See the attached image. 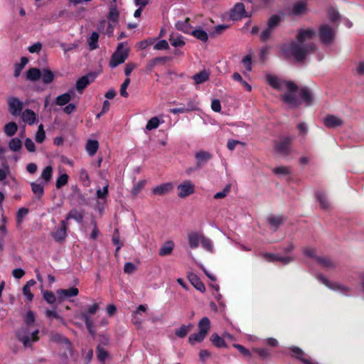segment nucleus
<instances>
[{
  "label": "nucleus",
  "mask_w": 364,
  "mask_h": 364,
  "mask_svg": "<svg viewBox=\"0 0 364 364\" xmlns=\"http://www.w3.org/2000/svg\"><path fill=\"white\" fill-rule=\"evenodd\" d=\"M173 188L171 183H166L157 186L152 190V193L155 195L163 196L171 192Z\"/></svg>",
  "instance_id": "20"
},
{
  "label": "nucleus",
  "mask_w": 364,
  "mask_h": 364,
  "mask_svg": "<svg viewBox=\"0 0 364 364\" xmlns=\"http://www.w3.org/2000/svg\"><path fill=\"white\" fill-rule=\"evenodd\" d=\"M169 41L171 44L176 48L182 47L185 45V42L183 40L182 36H178L176 38H174L173 34L170 36Z\"/></svg>",
  "instance_id": "51"
},
{
  "label": "nucleus",
  "mask_w": 364,
  "mask_h": 364,
  "mask_svg": "<svg viewBox=\"0 0 364 364\" xmlns=\"http://www.w3.org/2000/svg\"><path fill=\"white\" fill-rule=\"evenodd\" d=\"M53 168L51 166H47L41 173V178L44 183H48L52 178Z\"/></svg>",
  "instance_id": "46"
},
{
  "label": "nucleus",
  "mask_w": 364,
  "mask_h": 364,
  "mask_svg": "<svg viewBox=\"0 0 364 364\" xmlns=\"http://www.w3.org/2000/svg\"><path fill=\"white\" fill-rule=\"evenodd\" d=\"M273 172L277 175H289L291 169L289 167L282 166L274 168Z\"/></svg>",
  "instance_id": "59"
},
{
  "label": "nucleus",
  "mask_w": 364,
  "mask_h": 364,
  "mask_svg": "<svg viewBox=\"0 0 364 364\" xmlns=\"http://www.w3.org/2000/svg\"><path fill=\"white\" fill-rule=\"evenodd\" d=\"M259 255L269 262L278 261L279 254L260 252Z\"/></svg>",
  "instance_id": "55"
},
{
  "label": "nucleus",
  "mask_w": 364,
  "mask_h": 364,
  "mask_svg": "<svg viewBox=\"0 0 364 364\" xmlns=\"http://www.w3.org/2000/svg\"><path fill=\"white\" fill-rule=\"evenodd\" d=\"M212 154L206 151H199L196 155V169L200 168L204 164L212 158Z\"/></svg>",
  "instance_id": "15"
},
{
  "label": "nucleus",
  "mask_w": 364,
  "mask_h": 364,
  "mask_svg": "<svg viewBox=\"0 0 364 364\" xmlns=\"http://www.w3.org/2000/svg\"><path fill=\"white\" fill-rule=\"evenodd\" d=\"M266 79H267L268 84L272 88L278 90H282L284 87H287V89L289 91L299 90V87L293 81H291V80L287 81V80H282L276 75L267 74L266 75Z\"/></svg>",
  "instance_id": "3"
},
{
  "label": "nucleus",
  "mask_w": 364,
  "mask_h": 364,
  "mask_svg": "<svg viewBox=\"0 0 364 364\" xmlns=\"http://www.w3.org/2000/svg\"><path fill=\"white\" fill-rule=\"evenodd\" d=\"M41 77L44 85H49L54 81L55 75L50 68H43Z\"/></svg>",
  "instance_id": "27"
},
{
  "label": "nucleus",
  "mask_w": 364,
  "mask_h": 364,
  "mask_svg": "<svg viewBox=\"0 0 364 364\" xmlns=\"http://www.w3.org/2000/svg\"><path fill=\"white\" fill-rule=\"evenodd\" d=\"M28 213V209L26 208H21L16 214V223L21 225L23 221V218Z\"/></svg>",
  "instance_id": "56"
},
{
  "label": "nucleus",
  "mask_w": 364,
  "mask_h": 364,
  "mask_svg": "<svg viewBox=\"0 0 364 364\" xmlns=\"http://www.w3.org/2000/svg\"><path fill=\"white\" fill-rule=\"evenodd\" d=\"M178 196L181 198H186L194 193L195 188L194 185L191 181L186 180L183 183L178 186Z\"/></svg>",
  "instance_id": "11"
},
{
  "label": "nucleus",
  "mask_w": 364,
  "mask_h": 364,
  "mask_svg": "<svg viewBox=\"0 0 364 364\" xmlns=\"http://www.w3.org/2000/svg\"><path fill=\"white\" fill-rule=\"evenodd\" d=\"M306 3L304 1H298L292 6L291 14L294 16H300L306 11Z\"/></svg>",
  "instance_id": "34"
},
{
  "label": "nucleus",
  "mask_w": 364,
  "mask_h": 364,
  "mask_svg": "<svg viewBox=\"0 0 364 364\" xmlns=\"http://www.w3.org/2000/svg\"><path fill=\"white\" fill-rule=\"evenodd\" d=\"M210 77V72L205 69L202 71L196 73L193 76V79L195 82L196 85H199L203 82H205L209 80Z\"/></svg>",
  "instance_id": "29"
},
{
  "label": "nucleus",
  "mask_w": 364,
  "mask_h": 364,
  "mask_svg": "<svg viewBox=\"0 0 364 364\" xmlns=\"http://www.w3.org/2000/svg\"><path fill=\"white\" fill-rule=\"evenodd\" d=\"M18 130V126L16 122H11L4 126V132L8 136H14Z\"/></svg>",
  "instance_id": "43"
},
{
  "label": "nucleus",
  "mask_w": 364,
  "mask_h": 364,
  "mask_svg": "<svg viewBox=\"0 0 364 364\" xmlns=\"http://www.w3.org/2000/svg\"><path fill=\"white\" fill-rule=\"evenodd\" d=\"M323 124L328 129H335L343 125V121L333 115L327 114L323 119Z\"/></svg>",
  "instance_id": "12"
},
{
  "label": "nucleus",
  "mask_w": 364,
  "mask_h": 364,
  "mask_svg": "<svg viewBox=\"0 0 364 364\" xmlns=\"http://www.w3.org/2000/svg\"><path fill=\"white\" fill-rule=\"evenodd\" d=\"M107 18L109 21L114 23H119V11L117 9L116 4H112L109 9V12L107 16Z\"/></svg>",
  "instance_id": "22"
},
{
  "label": "nucleus",
  "mask_w": 364,
  "mask_h": 364,
  "mask_svg": "<svg viewBox=\"0 0 364 364\" xmlns=\"http://www.w3.org/2000/svg\"><path fill=\"white\" fill-rule=\"evenodd\" d=\"M154 48L157 50H167L169 48V46L166 40H160L154 45Z\"/></svg>",
  "instance_id": "64"
},
{
  "label": "nucleus",
  "mask_w": 364,
  "mask_h": 364,
  "mask_svg": "<svg viewBox=\"0 0 364 364\" xmlns=\"http://www.w3.org/2000/svg\"><path fill=\"white\" fill-rule=\"evenodd\" d=\"M68 175L67 173L61 174L56 180L55 186L57 188H60L66 185L68 181Z\"/></svg>",
  "instance_id": "54"
},
{
  "label": "nucleus",
  "mask_w": 364,
  "mask_h": 364,
  "mask_svg": "<svg viewBox=\"0 0 364 364\" xmlns=\"http://www.w3.org/2000/svg\"><path fill=\"white\" fill-rule=\"evenodd\" d=\"M146 311V306L145 305L141 304L137 309L133 312L132 314V323L137 328H140L141 327L142 323V318H141V312Z\"/></svg>",
  "instance_id": "14"
},
{
  "label": "nucleus",
  "mask_w": 364,
  "mask_h": 364,
  "mask_svg": "<svg viewBox=\"0 0 364 364\" xmlns=\"http://www.w3.org/2000/svg\"><path fill=\"white\" fill-rule=\"evenodd\" d=\"M233 347L235 348L236 349H237L239 350V352L243 355L245 357H247V358H251L252 357V353L251 352L247 349L245 347H244L243 346L240 345V344H233Z\"/></svg>",
  "instance_id": "61"
},
{
  "label": "nucleus",
  "mask_w": 364,
  "mask_h": 364,
  "mask_svg": "<svg viewBox=\"0 0 364 364\" xmlns=\"http://www.w3.org/2000/svg\"><path fill=\"white\" fill-rule=\"evenodd\" d=\"M210 341L217 348H223L227 346L225 340L216 333H213L210 336Z\"/></svg>",
  "instance_id": "39"
},
{
  "label": "nucleus",
  "mask_w": 364,
  "mask_h": 364,
  "mask_svg": "<svg viewBox=\"0 0 364 364\" xmlns=\"http://www.w3.org/2000/svg\"><path fill=\"white\" fill-rule=\"evenodd\" d=\"M174 243L171 240L166 241L161 247L159 255L161 257L170 255L174 248Z\"/></svg>",
  "instance_id": "33"
},
{
  "label": "nucleus",
  "mask_w": 364,
  "mask_h": 364,
  "mask_svg": "<svg viewBox=\"0 0 364 364\" xmlns=\"http://www.w3.org/2000/svg\"><path fill=\"white\" fill-rule=\"evenodd\" d=\"M50 339L52 341L58 343H70L69 340L66 337L58 333H52Z\"/></svg>",
  "instance_id": "50"
},
{
  "label": "nucleus",
  "mask_w": 364,
  "mask_h": 364,
  "mask_svg": "<svg viewBox=\"0 0 364 364\" xmlns=\"http://www.w3.org/2000/svg\"><path fill=\"white\" fill-rule=\"evenodd\" d=\"M70 101V94L63 93L55 98V104L59 106H63Z\"/></svg>",
  "instance_id": "47"
},
{
  "label": "nucleus",
  "mask_w": 364,
  "mask_h": 364,
  "mask_svg": "<svg viewBox=\"0 0 364 364\" xmlns=\"http://www.w3.org/2000/svg\"><path fill=\"white\" fill-rule=\"evenodd\" d=\"M199 332L207 336L210 328V319L204 316L203 317L199 323H198Z\"/></svg>",
  "instance_id": "36"
},
{
  "label": "nucleus",
  "mask_w": 364,
  "mask_h": 364,
  "mask_svg": "<svg viewBox=\"0 0 364 364\" xmlns=\"http://www.w3.org/2000/svg\"><path fill=\"white\" fill-rule=\"evenodd\" d=\"M112 241L114 245H117V248H116V252H117V251H119L120 250V248L122 246V243L120 242V240H119V234L118 229L114 230Z\"/></svg>",
  "instance_id": "60"
},
{
  "label": "nucleus",
  "mask_w": 364,
  "mask_h": 364,
  "mask_svg": "<svg viewBox=\"0 0 364 364\" xmlns=\"http://www.w3.org/2000/svg\"><path fill=\"white\" fill-rule=\"evenodd\" d=\"M299 95L306 106H310L312 105L314 101L313 95L308 87H302L300 90Z\"/></svg>",
  "instance_id": "24"
},
{
  "label": "nucleus",
  "mask_w": 364,
  "mask_h": 364,
  "mask_svg": "<svg viewBox=\"0 0 364 364\" xmlns=\"http://www.w3.org/2000/svg\"><path fill=\"white\" fill-rule=\"evenodd\" d=\"M189 18H186L184 21L176 22L175 24L176 28L185 33H191L192 31V27L189 23Z\"/></svg>",
  "instance_id": "31"
},
{
  "label": "nucleus",
  "mask_w": 364,
  "mask_h": 364,
  "mask_svg": "<svg viewBox=\"0 0 364 364\" xmlns=\"http://www.w3.org/2000/svg\"><path fill=\"white\" fill-rule=\"evenodd\" d=\"M289 350L292 353L291 356L295 359L301 361L303 364H316L304 357L306 355V353L300 348L297 346H291L289 348Z\"/></svg>",
  "instance_id": "13"
},
{
  "label": "nucleus",
  "mask_w": 364,
  "mask_h": 364,
  "mask_svg": "<svg viewBox=\"0 0 364 364\" xmlns=\"http://www.w3.org/2000/svg\"><path fill=\"white\" fill-rule=\"evenodd\" d=\"M253 351L256 352L263 360L267 359L271 356V353L267 348H254Z\"/></svg>",
  "instance_id": "57"
},
{
  "label": "nucleus",
  "mask_w": 364,
  "mask_h": 364,
  "mask_svg": "<svg viewBox=\"0 0 364 364\" xmlns=\"http://www.w3.org/2000/svg\"><path fill=\"white\" fill-rule=\"evenodd\" d=\"M228 28V25L220 24L214 27L213 31L210 32L209 35L211 38H215L220 35L225 30Z\"/></svg>",
  "instance_id": "49"
},
{
  "label": "nucleus",
  "mask_w": 364,
  "mask_h": 364,
  "mask_svg": "<svg viewBox=\"0 0 364 364\" xmlns=\"http://www.w3.org/2000/svg\"><path fill=\"white\" fill-rule=\"evenodd\" d=\"M284 18V14L282 12L281 14H274L268 19L267 26L274 31L277 27L279 26Z\"/></svg>",
  "instance_id": "18"
},
{
  "label": "nucleus",
  "mask_w": 364,
  "mask_h": 364,
  "mask_svg": "<svg viewBox=\"0 0 364 364\" xmlns=\"http://www.w3.org/2000/svg\"><path fill=\"white\" fill-rule=\"evenodd\" d=\"M45 138H46V133L43 129V125L40 124L38 127V131L36 134V136H35L36 141L37 143H42L45 140Z\"/></svg>",
  "instance_id": "53"
},
{
  "label": "nucleus",
  "mask_w": 364,
  "mask_h": 364,
  "mask_svg": "<svg viewBox=\"0 0 364 364\" xmlns=\"http://www.w3.org/2000/svg\"><path fill=\"white\" fill-rule=\"evenodd\" d=\"M46 183L43 182L36 183L31 182V187L32 192L36 196L38 199H41L44 194V186Z\"/></svg>",
  "instance_id": "32"
},
{
  "label": "nucleus",
  "mask_w": 364,
  "mask_h": 364,
  "mask_svg": "<svg viewBox=\"0 0 364 364\" xmlns=\"http://www.w3.org/2000/svg\"><path fill=\"white\" fill-rule=\"evenodd\" d=\"M316 32L312 28L299 29L296 35V41H292L289 43L282 46V53L286 59L293 58L296 63H304L309 55L316 52L317 48L314 43L304 44L307 40H311Z\"/></svg>",
  "instance_id": "1"
},
{
  "label": "nucleus",
  "mask_w": 364,
  "mask_h": 364,
  "mask_svg": "<svg viewBox=\"0 0 364 364\" xmlns=\"http://www.w3.org/2000/svg\"><path fill=\"white\" fill-rule=\"evenodd\" d=\"M188 278L191 284L198 291L203 293L205 291V287L200 279L193 273H190Z\"/></svg>",
  "instance_id": "19"
},
{
  "label": "nucleus",
  "mask_w": 364,
  "mask_h": 364,
  "mask_svg": "<svg viewBox=\"0 0 364 364\" xmlns=\"http://www.w3.org/2000/svg\"><path fill=\"white\" fill-rule=\"evenodd\" d=\"M315 196L317 199V200L320 203V206L323 210H328L330 209L331 205L328 202L327 198L326 196L320 191L315 192Z\"/></svg>",
  "instance_id": "35"
},
{
  "label": "nucleus",
  "mask_w": 364,
  "mask_h": 364,
  "mask_svg": "<svg viewBox=\"0 0 364 364\" xmlns=\"http://www.w3.org/2000/svg\"><path fill=\"white\" fill-rule=\"evenodd\" d=\"M316 261L325 267H333V262L327 257H316Z\"/></svg>",
  "instance_id": "62"
},
{
  "label": "nucleus",
  "mask_w": 364,
  "mask_h": 364,
  "mask_svg": "<svg viewBox=\"0 0 364 364\" xmlns=\"http://www.w3.org/2000/svg\"><path fill=\"white\" fill-rule=\"evenodd\" d=\"M9 111L14 116L20 115L23 109V102L16 97L8 99Z\"/></svg>",
  "instance_id": "9"
},
{
  "label": "nucleus",
  "mask_w": 364,
  "mask_h": 364,
  "mask_svg": "<svg viewBox=\"0 0 364 364\" xmlns=\"http://www.w3.org/2000/svg\"><path fill=\"white\" fill-rule=\"evenodd\" d=\"M41 77V70L37 68H29L26 73V78L32 82L38 81Z\"/></svg>",
  "instance_id": "26"
},
{
  "label": "nucleus",
  "mask_w": 364,
  "mask_h": 364,
  "mask_svg": "<svg viewBox=\"0 0 364 364\" xmlns=\"http://www.w3.org/2000/svg\"><path fill=\"white\" fill-rule=\"evenodd\" d=\"M295 138L294 135L281 136L279 141L274 143V151L282 156H287L291 153V144Z\"/></svg>",
  "instance_id": "2"
},
{
  "label": "nucleus",
  "mask_w": 364,
  "mask_h": 364,
  "mask_svg": "<svg viewBox=\"0 0 364 364\" xmlns=\"http://www.w3.org/2000/svg\"><path fill=\"white\" fill-rule=\"evenodd\" d=\"M191 34L203 42H206L208 40V33L201 28L192 30Z\"/></svg>",
  "instance_id": "42"
},
{
  "label": "nucleus",
  "mask_w": 364,
  "mask_h": 364,
  "mask_svg": "<svg viewBox=\"0 0 364 364\" xmlns=\"http://www.w3.org/2000/svg\"><path fill=\"white\" fill-rule=\"evenodd\" d=\"M206 336L198 332L197 333L191 334L188 338V342L191 345H194L196 343H201Z\"/></svg>",
  "instance_id": "48"
},
{
  "label": "nucleus",
  "mask_w": 364,
  "mask_h": 364,
  "mask_svg": "<svg viewBox=\"0 0 364 364\" xmlns=\"http://www.w3.org/2000/svg\"><path fill=\"white\" fill-rule=\"evenodd\" d=\"M98 39H99V34L97 32H92L91 36L87 40L88 45L90 50H95L98 48Z\"/></svg>",
  "instance_id": "45"
},
{
  "label": "nucleus",
  "mask_w": 364,
  "mask_h": 364,
  "mask_svg": "<svg viewBox=\"0 0 364 364\" xmlns=\"http://www.w3.org/2000/svg\"><path fill=\"white\" fill-rule=\"evenodd\" d=\"M203 235L196 232H191L188 235V241L189 247L191 249H195L198 247L199 242L201 240Z\"/></svg>",
  "instance_id": "25"
},
{
  "label": "nucleus",
  "mask_w": 364,
  "mask_h": 364,
  "mask_svg": "<svg viewBox=\"0 0 364 364\" xmlns=\"http://www.w3.org/2000/svg\"><path fill=\"white\" fill-rule=\"evenodd\" d=\"M319 36L322 43L330 45L334 40L335 31L328 24H323L319 28Z\"/></svg>",
  "instance_id": "5"
},
{
  "label": "nucleus",
  "mask_w": 364,
  "mask_h": 364,
  "mask_svg": "<svg viewBox=\"0 0 364 364\" xmlns=\"http://www.w3.org/2000/svg\"><path fill=\"white\" fill-rule=\"evenodd\" d=\"M28 331L25 329H21L17 333V338L19 341H21L25 347H31V341L30 336L27 334Z\"/></svg>",
  "instance_id": "30"
},
{
  "label": "nucleus",
  "mask_w": 364,
  "mask_h": 364,
  "mask_svg": "<svg viewBox=\"0 0 364 364\" xmlns=\"http://www.w3.org/2000/svg\"><path fill=\"white\" fill-rule=\"evenodd\" d=\"M68 225V223L66 220H62L60 227L50 233L55 242H60L64 240L67 235Z\"/></svg>",
  "instance_id": "10"
},
{
  "label": "nucleus",
  "mask_w": 364,
  "mask_h": 364,
  "mask_svg": "<svg viewBox=\"0 0 364 364\" xmlns=\"http://www.w3.org/2000/svg\"><path fill=\"white\" fill-rule=\"evenodd\" d=\"M84 215L85 211L83 210L78 211L73 208L68 213L64 220H66L68 223L69 220L74 219L77 223H81L83 220Z\"/></svg>",
  "instance_id": "23"
},
{
  "label": "nucleus",
  "mask_w": 364,
  "mask_h": 364,
  "mask_svg": "<svg viewBox=\"0 0 364 364\" xmlns=\"http://www.w3.org/2000/svg\"><path fill=\"white\" fill-rule=\"evenodd\" d=\"M43 299L50 304H53L56 301V296L51 291H44L43 292Z\"/></svg>",
  "instance_id": "52"
},
{
  "label": "nucleus",
  "mask_w": 364,
  "mask_h": 364,
  "mask_svg": "<svg viewBox=\"0 0 364 364\" xmlns=\"http://www.w3.org/2000/svg\"><path fill=\"white\" fill-rule=\"evenodd\" d=\"M318 279L323 284H325L326 286H327L328 287H329L331 289L340 290L342 291L348 290V287L341 285L338 283H332L323 275H319Z\"/></svg>",
  "instance_id": "21"
},
{
  "label": "nucleus",
  "mask_w": 364,
  "mask_h": 364,
  "mask_svg": "<svg viewBox=\"0 0 364 364\" xmlns=\"http://www.w3.org/2000/svg\"><path fill=\"white\" fill-rule=\"evenodd\" d=\"M96 354L98 360L101 363H104L109 357V353L100 345H97L96 348Z\"/></svg>",
  "instance_id": "41"
},
{
  "label": "nucleus",
  "mask_w": 364,
  "mask_h": 364,
  "mask_svg": "<svg viewBox=\"0 0 364 364\" xmlns=\"http://www.w3.org/2000/svg\"><path fill=\"white\" fill-rule=\"evenodd\" d=\"M298 90H288L287 92H285L282 96V100L291 108H298L300 106L301 102L296 95V92Z\"/></svg>",
  "instance_id": "8"
},
{
  "label": "nucleus",
  "mask_w": 364,
  "mask_h": 364,
  "mask_svg": "<svg viewBox=\"0 0 364 364\" xmlns=\"http://www.w3.org/2000/svg\"><path fill=\"white\" fill-rule=\"evenodd\" d=\"M99 148V143L97 140L89 139L86 144V150L88 154L92 156H94Z\"/></svg>",
  "instance_id": "38"
},
{
  "label": "nucleus",
  "mask_w": 364,
  "mask_h": 364,
  "mask_svg": "<svg viewBox=\"0 0 364 364\" xmlns=\"http://www.w3.org/2000/svg\"><path fill=\"white\" fill-rule=\"evenodd\" d=\"M193 324L182 325L179 328L175 330V334L179 338H185L193 328Z\"/></svg>",
  "instance_id": "40"
},
{
  "label": "nucleus",
  "mask_w": 364,
  "mask_h": 364,
  "mask_svg": "<svg viewBox=\"0 0 364 364\" xmlns=\"http://www.w3.org/2000/svg\"><path fill=\"white\" fill-rule=\"evenodd\" d=\"M129 48H124V43H119L117 45L116 50L112 53L109 65L112 68H116L119 65L124 63L129 56Z\"/></svg>",
  "instance_id": "4"
},
{
  "label": "nucleus",
  "mask_w": 364,
  "mask_h": 364,
  "mask_svg": "<svg viewBox=\"0 0 364 364\" xmlns=\"http://www.w3.org/2000/svg\"><path fill=\"white\" fill-rule=\"evenodd\" d=\"M9 147L13 151H18L22 148V141L17 137L13 138L9 142Z\"/></svg>",
  "instance_id": "44"
},
{
  "label": "nucleus",
  "mask_w": 364,
  "mask_h": 364,
  "mask_svg": "<svg viewBox=\"0 0 364 364\" xmlns=\"http://www.w3.org/2000/svg\"><path fill=\"white\" fill-rule=\"evenodd\" d=\"M159 118L157 117H154L148 121L146 126V129L147 130H152L154 129L157 128L159 127Z\"/></svg>",
  "instance_id": "58"
},
{
  "label": "nucleus",
  "mask_w": 364,
  "mask_h": 364,
  "mask_svg": "<svg viewBox=\"0 0 364 364\" xmlns=\"http://www.w3.org/2000/svg\"><path fill=\"white\" fill-rule=\"evenodd\" d=\"M80 318L82 319L86 325V328L89 332V333L94 336L95 335V331L94 330L93 322L90 319L89 316H87V314H80Z\"/></svg>",
  "instance_id": "37"
},
{
  "label": "nucleus",
  "mask_w": 364,
  "mask_h": 364,
  "mask_svg": "<svg viewBox=\"0 0 364 364\" xmlns=\"http://www.w3.org/2000/svg\"><path fill=\"white\" fill-rule=\"evenodd\" d=\"M79 293V290L76 287H71L68 289H60L56 291L58 299L62 301L65 298L76 296Z\"/></svg>",
  "instance_id": "16"
},
{
  "label": "nucleus",
  "mask_w": 364,
  "mask_h": 364,
  "mask_svg": "<svg viewBox=\"0 0 364 364\" xmlns=\"http://www.w3.org/2000/svg\"><path fill=\"white\" fill-rule=\"evenodd\" d=\"M250 16V14L246 11L245 6L242 2L235 4L230 11V18L232 21H239Z\"/></svg>",
  "instance_id": "6"
},
{
  "label": "nucleus",
  "mask_w": 364,
  "mask_h": 364,
  "mask_svg": "<svg viewBox=\"0 0 364 364\" xmlns=\"http://www.w3.org/2000/svg\"><path fill=\"white\" fill-rule=\"evenodd\" d=\"M130 83V79L129 77H127L124 82L121 85L120 87V95L124 97H128V92H127V88L129 86Z\"/></svg>",
  "instance_id": "63"
},
{
  "label": "nucleus",
  "mask_w": 364,
  "mask_h": 364,
  "mask_svg": "<svg viewBox=\"0 0 364 364\" xmlns=\"http://www.w3.org/2000/svg\"><path fill=\"white\" fill-rule=\"evenodd\" d=\"M22 119L24 122L32 125L36 122V113L31 109H26L22 113Z\"/></svg>",
  "instance_id": "28"
},
{
  "label": "nucleus",
  "mask_w": 364,
  "mask_h": 364,
  "mask_svg": "<svg viewBox=\"0 0 364 364\" xmlns=\"http://www.w3.org/2000/svg\"><path fill=\"white\" fill-rule=\"evenodd\" d=\"M285 218L282 215H270L267 218V221L270 228L274 232H276L279 228L284 223Z\"/></svg>",
  "instance_id": "17"
},
{
  "label": "nucleus",
  "mask_w": 364,
  "mask_h": 364,
  "mask_svg": "<svg viewBox=\"0 0 364 364\" xmlns=\"http://www.w3.org/2000/svg\"><path fill=\"white\" fill-rule=\"evenodd\" d=\"M96 77L97 73L91 72L79 78L75 83V88L77 90V92L82 94L83 90L87 87V85L90 83L95 80Z\"/></svg>",
  "instance_id": "7"
}]
</instances>
